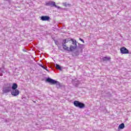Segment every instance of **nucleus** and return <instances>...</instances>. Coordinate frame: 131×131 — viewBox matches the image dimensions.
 <instances>
[{
	"mask_svg": "<svg viewBox=\"0 0 131 131\" xmlns=\"http://www.w3.org/2000/svg\"><path fill=\"white\" fill-rule=\"evenodd\" d=\"M20 94V91L18 89L12 90L11 95L14 97H17Z\"/></svg>",
	"mask_w": 131,
	"mask_h": 131,
	"instance_id": "nucleus-6",
	"label": "nucleus"
},
{
	"mask_svg": "<svg viewBox=\"0 0 131 131\" xmlns=\"http://www.w3.org/2000/svg\"><path fill=\"white\" fill-rule=\"evenodd\" d=\"M102 60L103 61H110L111 60V57L110 56L107 57H103L102 58Z\"/></svg>",
	"mask_w": 131,
	"mask_h": 131,
	"instance_id": "nucleus-9",
	"label": "nucleus"
},
{
	"mask_svg": "<svg viewBox=\"0 0 131 131\" xmlns=\"http://www.w3.org/2000/svg\"><path fill=\"white\" fill-rule=\"evenodd\" d=\"M17 88H18V84L17 83H14L13 84L12 86V90H17Z\"/></svg>",
	"mask_w": 131,
	"mask_h": 131,
	"instance_id": "nucleus-10",
	"label": "nucleus"
},
{
	"mask_svg": "<svg viewBox=\"0 0 131 131\" xmlns=\"http://www.w3.org/2000/svg\"><path fill=\"white\" fill-rule=\"evenodd\" d=\"M46 81L47 82H49L51 84H56V88L57 89H60L61 86V84L59 82V81H56L53 79H51V78H48L46 79Z\"/></svg>",
	"mask_w": 131,
	"mask_h": 131,
	"instance_id": "nucleus-2",
	"label": "nucleus"
},
{
	"mask_svg": "<svg viewBox=\"0 0 131 131\" xmlns=\"http://www.w3.org/2000/svg\"><path fill=\"white\" fill-rule=\"evenodd\" d=\"M74 105L75 107H77V108H79L80 109H83L85 107V104L82 102H80L77 100H75L74 101Z\"/></svg>",
	"mask_w": 131,
	"mask_h": 131,
	"instance_id": "nucleus-3",
	"label": "nucleus"
},
{
	"mask_svg": "<svg viewBox=\"0 0 131 131\" xmlns=\"http://www.w3.org/2000/svg\"><path fill=\"white\" fill-rule=\"evenodd\" d=\"M0 76H3V74L1 73L0 74Z\"/></svg>",
	"mask_w": 131,
	"mask_h": 131,
	"instance_id": "nucleus-18",
	"label": "nucleus"
},
{
	"mask_svg": "<svg viewBox=\"0 0 131 131\" xmlns=\"http://www.w3.org/2000/svg\"><path fill=\"white\" fill-rule=\"evenodd\" d=\"M61 45L62 49H63L64 51H68V52H73V51L77 48L76 40L71 38L63 39Z\"/></svg>",
	"mask_w": 131,
	"mask_h": 131,
	"instance_id": "nucleus-1",
	"label": "nucleus"
},
{
	"mask_svg": "<svg viewBox=\"0 0 131 131\" xmlns=\"http://www.w3.org/2000/svg\"><path fill=\"white\" fill-rule=\"evenodd\" d=\"M79 40H81V41H82V42H83V43H84V40H83V39H81V38H79Z\"/></svg>",
	"mask_w": 131,
	"mask_h": 131,
	"instance_id": "nucleus-14",
	"label": "nucleus"
},
{
	"mask_svg": "<svg viewBox=\"0 0 131 131\" xmlns=\"http://www.w3.org/2000/svg\"><path fill=\"white\" fill-rule=\"evenodd\" d=\"M56 69H58V70H62V68H61V66L60 65L56 64Z\"/></svg>",
	"mask_w": 131,
	"mask_h": 131,
	"instance_id": "nucleus-12",
	"label": "nucleus"
},
{
	"mask_svg": "<svg viewBox=\"0 0 131 131\" xmlns=\"http://www.w3.org/2000/svg\"><path fill=\"white\" fill-rule=\"evenodd\" d=\"M80 47L81 48V47H82V45H80Z\"/></svg>",
	"mask_w": 131,
	"mask_h": 131,
	"instance_id": "nucleus-19",
	"label": "nucleus"
},
{
	"mask_svg": "<svg viewBox=\"0 0 131 131\" xmlns=\"http://www.w3.org/2000/svg\"><path fill=\"white\" fill-rule=\"evenodd\" d=\"M75 54L76 55H79V52H78V51H76Z\"/></svg>",
	"mask_w": 131,
	"mask_h": 131,
	"instance_id": "nucleus-16",
	"label": "nucleus"
},
{
	"mask_svg": "<svg viewBox=\"0 0 131 131\" xmlns=\"http://www.w3.org/2000/svg\"><path fill=\"white\" fill-rule=\"evenodd\" d=\"M23 51H24V52H26V50H25L24 49V50H23Z\"/></svg>",
	"mask_w": 131,
	"mask_h": 131,
	"instance_id": "nucleus-20",
	"label": "nucleus"
},
{
	"mask_svg": "<svg viewBox=\"0 0 131 131\" xmlns=\"http://www.w3.org/2000/svg\"><path fill=\"white\" fill-rule=\"evenodd\" d=\"M45 69V70H46L47 71H48L49 72V70H48V67H45V69Z\"/></svg>",
	"mask_w": 131,
	"mask_h": 131,
	"instance_id": "nucleus-17",
	"label": "nucleus"
},
{
	"mask_svg": "<svg viewBox=\"0 0 131 131\" xmlns=\"http://www.w3.org/2000/svg\"><path fill=\"white\" fill-rule=\"evenodd\" d=\"M124 127V124L123 123H121L119 126V128H120V129H123Z\"/></svg>",
	"mask_w": 131,
	"mask_h": 131,
	"instance_id": "nucleus-11",
	"label": "nucleus"
},
{
	"mask_svg": "<svg viewBox=\"0 0 131 131\" xmlns=\"http://www.w3.org/2000/svg\"><path fill=\"white\" fill-rule=\"evenodd\" d=\"M46 6H50V7H55L58 9H61V7L56 5V3L53 1H49L46 4Z\"/></svg>",
	"mask_w": 131,
	"mask_h": 131,
	"instance_id": "nucleus-4",
	"label": "nucleus"
},
{
	"mask_svg": "<svg viewBox=\"0 0 131 131\" xmlns=\"http://www.w3.org/2000/svg\"><path fill=\"white\" fill-rule=\"evenodd\" d=\"M120 52L121 54H128V50H127L125 47H122L120 49Z\"/></svg>",
	"mask_w": 131,
	"mask_h": 131,
	"instance_id": "nucleus-7",
	"label": "nucleus"
},
{
	"mask_svg": "<svg viewBox=\"0 0 131 131\" xmlns=\"http://www.w3.org/2000/svg\"><path fill=\"white\" fill-rule=\"evenodd\" d=\"M39 66H40V67L43 68V69H46V67L42 66V64H39Z\"/></svg>",
	"mask_w": 131,
	"mask_h": 131,
	"instance_id": "nucleus-13",
	"label": "nucleus"
},
{
	"mask_svg": "<svg viewBox=\"0 0 131 131\" xmlns=\"http://www.w3.org/2000/svg\"><path fill=\"white\" fill-rule=\"evenodd\" d=\"M63 6H64V7H67V3H63Z\"/></svg>",
	"mask_w": 131,
	"mask_h": 131,
	"instance_id": "nucleus-15",
	"label": "nucleus"
},
{
	"mask_svg": "<svg viewBox=\"0 0 131 131\" xmlns=\"http://www.w3.org/2000/svg\"><path fill=\"white\" fill-rule=\"evenodd\" d=\"M42 21H49L50 20V17L48 16H42L40 17Z\"/></svg>",
	"mask_w": 131,
	"mask_h": 131,
	"instance_id": "nucleus-8",
	"label": "nucleus"
},
{
	"mask_svg": "<svg viewBox=\"0 0 131 131\" xmlns=\"http://www.w3.org/2000/svg\"><path fill=\"white\" fill-rule=\"evenodd\" d=\"M12 91V88L11 86L4 87L3 89V92L4 94H8L10 92Z\"/></svg>",
	"mask_w": 131,
	"mask_h": 131,
	"instance_id": "nucleus-5",
	"label": "nucleus"
}]
</instances>
